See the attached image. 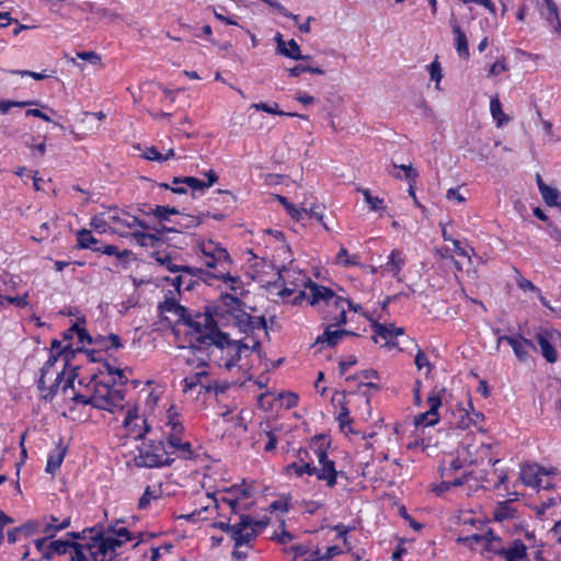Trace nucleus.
<instances>
[{
  "instance_id": "32",
  "label": "nucleus",
  "mask_w": 561,
  "mask_h": 561,
  "mask_svg": "<svg viewBox=\"0 0 561 561\" xmlns=\"http://www.w3.org/2000/svg\"><path fill=\"white\" fill-rule=\"evenodd\" d=\"M404 265L405 256L401 251L394 249L390 252L386 264L381 265L380 268L397 277Z\"/></svg>"
},
{
  "instance_id": "59",
  "label": "nucleus",
  "mask_w": 561,
  "mask_h": 561,
  "mask_svg": "<svg viewBox=\"0 0 561 561\" xmlns=\"http://www.w3.org/2000/svg\"><path fill=\"white\" fill-rule=\"evenodd\" d=\"M340 427L344 430L346 426H350L353 423V419L351 417V413L345 403L341 405V410L336 417Z\"/></svg>"
},
{
  "instance_id": "10",
  "label": "nucleus",
  "mask_w": 561,
  "mask_h": 561,
  "mask_svg": "<svg viewBox=\"0 0 561 561\" xmlns=\"http://www.w3.org/2000/svg\"><path fill=\"white\" fill-rule=\"evenodd\" d=\"M104 214L110 229L119 236H124L127 232V229H134L136 227L140 229H149V225L146 221L129 214L128 211L112 208L104 211Z\"/></svg>"
},
{
  "instance_id": "33",
  "label": "nucleus",
  "mask_w": 561,
  "mask_h": 561,
  "mask_svg": "<svg viewBox=\"0 0 561 561\" xmlns=\"http://www.w3.org/2000/svg\"><path fill=\"white\" fill-rule=\"evenodd\" d=\"M502 557L506 561H523L527 557V547L520 539H516L510 547L504 549Z\"/></svg>"
},
{
  "instance_id": "57",
  "label": "nucleus",
  "mask_w": 561,
  "mask_h": 561,
  "mask_svg": "<svg viewBox=\"0 0 561 561\" xmlns=\"http://www.w3.org/2000/svg\"><path fill=\"white\" fill-rule=\"evenodd\" d=\"M262 1L265 2L266 4H268L270 7L275 8L279 12V14H282L283 16L293 19L296 23L299 21V15L293 14L291 12H289L277 0H262Z\"/></svg>"
},
{
  "instance_id": "16",
  "label": "nucleus",
  "mask_w": 561,
  "mask_h": 561,
  "mask_svg": "<svg viewBox=\"0 0 561 561\" xmlns=\"http://www.w3.org/2000/svg\"><path fill=\"white\" fill-rule=\"evenodd\" d=\"M560 334L556 330H541L536 333V341L540 347L543 358L553 364L558 360V353L554 347V342L559 339Z\"/></svg>"
},
{
  "instance_id": "53",
  "label": "nucleus",
  "mask_w": 561,
  "mask_h": 561,
  "mask_svg": "<svg viewBox=\"0 0 561 561\" xmlns=\"http://www.w3.org/2000/svg\"><path fill=\"white\" fill-rule=\"evenodd\" d=\"M357 259L358 257L356 255L353 257H350L347 250L343 247L339 250L337 255H336V262L342 264L345 267L358 265L359 262Z\"/></svg>"
},
{
  "instance_id": "36",
  "label": "nucleus",
  "mask_w": 561,
  "mask_h": 561,
  "mask_svg": "<svg viewBox=\"0 0 561 561\" xmlns=\"http://www.w3.org/2000/svg\"><path fill=\"white\" fill-rule=\"evenodd\" d=\"M486 538H488V529L481 534H473V535L466 536V537H459L457 539V541L460 543H463L465 546L469 547L470 549L480 548L481 551H483Z\"/></svg>"
},
{
  "instance_id": "25",
  "label": "nucleus",
  "mask_w": 561,
  "mask_h": 561,
  "mask_svg": "<svg viewBox=\"0 0 561 561\" xmlns=\"http://www.w3.org/2000/svg\"><path fill=\"white\" fill-rule=\"evenodd\" d=\"M207 178V181H203L194 176L174 178L172 183L186 184L190 188H192V191H204L209 188L218 181V176L213 170L208 171Z\"/></svg>"
},
{
  "instance_id": "28",
  "label": "nucleus",
  "mask_w": 561,
  "mask_h": 561,
  "mask_svg": "<svg viewBox=\"0 0 561 561\" xmlns=\"http://www.w3.org/2000/svg\"><path fill=\"white\" fill-rule=\"evenodd\" d=\"M277 42V53L291 58L294 60H306L309 59L310 56H304L300 53V47L295 39H290L289 42H285L282 38L280 34H277L275 37Z\"/></svg>"
},
{
  "instance_id": "31",
  "label": "nucleus",
  "mask_w": 561,
  "mask_h": 561,
  "mask_svg": "<svg viewBox=\"0 0 561 561\" xmlns=\"http://www.w3.org/2000/svg\"><path fill=\"white\" fill-rule=\"evenodd\" d=\"M449 24L453 28V33L455 34L456 39V50L460 57L468 58L469 57V46L466 34L461 31L460 25L456 18H451Z\"/></svg>"
},
{
  "instance_id": "37",
  "label": "nucleus",
  "mask_w": 561,
  "mask_h": 561,
  "mask_svg": "<svg viewBox=\"0 0 561 561\" xmlns=\"http://www.w3.org/2000/svg\"><path fill=\"white\" fill-rule=\"evenodd\" d=\"M165 426L169 428L167 434H174L175 436H183L185 433V427L180 420V416L176 412H173L172 409L168 411V422Z\"/></svg>"
},
{
  "instance_id": "64",
  "label": "nucleus",
  "mask_w": 561,
  "mask_h": 561,
  "mask_svg": "<svg viewBox=\"0 0 561 561\" xmlns=\"http://www.w3.org/2000/svg\"><path fill=\"white\" fill-rule=\"evenodd\" d=\"M221 299H222V302L228 307L229 310L239 311V312L241 311L240 310L241 300L239 298H237L236 296L226 294L225 296L221 297Z\"/></svg>"
},
{
  "instance_id": "42",
  "label": "nucleus",
  "mask_w": 561,
  "mask_h": 561,
  "mask_svg": "<svg viewBox=\"0 0 561 561\" xmlns=\"http://www.w3.org/2000/svg\"><path fill=\"white\" fill-rule=\"evenodd\" d=\"M363 194L364 201L368 204L369 209L373 211H382L386 209L382 198L374 196L369 188H357Z\"/></svg>"
},
{
  "instance_id": "18",
  "label": "nucleus",
  "mask_w": 561,
  "mask_h": 561,
  "mask_svg": "<svg viewBox=\"0 0 561 561\" xmlns=\"http://www.w3.org/2000/svg\"><path fill=\"white\" fill-rule=\"evenodd\" d=\"M54 554H70V561H85L84 546L70 540H53L48 542Z\"/></svg>"
},
{
  "instance_id": "34",
  "label": "nucleus",
  "mask_w": 561,
  "mask_h": 561,
  "mask_svg": "<svg viewBox=\"0 0 561 561\" xmlns=\"http://www.w3.org/2000/svg\"><path fill=\"white\" fill-rule=\"evenodd\" d=\"M251 107L255 108L256 111H262V112H265L268 114H275V115H279V116L299 117L302 119H308L307 115L291 113V112H284V111L278 110L277 103L268 104V103L260 102V103H253L251 105Z\"/></svg>"
},
{
  "instance_id": "54",
  "label": "nucleus",
  "mask_w": 561,
  "mask_h": 561,
  "mask_svg": "<svg viewBox=\"0 0 561 561\" xmlns=\"http://www.w3.org/2000/svg\"><path fill=\"white\" fill-rule=\"evenodd\" d=\"M33 104H37L36 101H10V100H1L0 101V112L5 114L11 107H26Z\"/></svg>"
},
{
  "instance_id": "58",
  "label": "nucleus",
  "mask_w": 561,
  "mask_h": 561,
  "mask_svg": "<svg viewBox=\"0 0 561 561\" xmlns=\"http://www.w3.org/2000/svg\"><path fill=\"white\" fill-rule=\"evenodd\" d=\"M278 399L282 400L286 409H293L297 407L299 401L298 394L295 392H280L278 393Z\"/></svg>"
},
{
  "instance_id": "39",
  "label": "nucleus",
  "mask_w": 561,
  "mask_h": 561,
  "mask_svg": "<svg viewBox=\"0 0 561 561\" xmlns=\"http://www.w3.org/2000/svg\"><path fill=\"white\" fill-rule=\"evenodd\" d=\"M505 548L502 546V539L491 528H488L484 550L502 557Z\"/></svg>"
},
{
  "instance_id": "6",
  "label": "nucleus",
  "mask_w": 561,
  "mask_h": 561,
  "mask_svg": "<svg viewBox=\"0 0 561 561\" xmlns=\"http://www.w3.org/2000/svg\"><path fill=\"white\" fill-rule=\"evenodd\" d=\"M459 445L460 455H465V461L469 465L482 463L485 460L489 465L499 462V459L491 457V445L478 440L473 434H466Z\"/></svg>"
},
{
  "instance_id": "41",
  "label": "nucleus",
  "mask_w": 561,
  "mask_h": 561,
  "mask_svg": "<svg viewBox=\"0 0 561 561\" xmlns=\"http://www.w3.org/2000/svg\"><path fill=\"white\" fill-rule=\"evenodd\" d=\"M174 156V150L172 148L168 149L165 153L160 152L156 147H147L142 157L147 160L164 162Z\"/></svg>"
},
{
  "instance_id": "38",
  "label": "nucleus",
  "mask_w": 561,
  "mask_h": 561,
  "mask_svg": "<svg viewBox=\"0 0 561 561\" xmlns=\"http://www.w3.org/2000/svg\"><path fill=\"white\" fill-rule=\"evenodd\" d=\"M465 455H460V445L457 448V456L453 458L447 467L442 468V476L449 477L454 472L462 469L465 466H470L469 462L465 461Z\"/></svg>"
},
{
  "instance_id": "27",
  "label": "nucleus",
  "mask_w": 561,
  "mask_h": 561,
  "mask_svg": "<svg viewBox=\"0 0 561 561\" xmlns=\"http://www.w3.org/2000/svg\"><path fill=\"white\" fill-rule=\"evenodd\" d=\"M67 454V446L64 445L60 438L54 449H51L47 457L46 472L55 474L59 469Z\"/></svg>"
},
{
  "instance_id": "52",
  "label": "nucleus",
  "mask_w": 561,
  "mask_h": 561,
  "mask_svg": "<svg viewBox=\"0 0 561 561\" xmlns=\"http://www.w3.org/2000/svg\"><path fill=\"white\" fill-rule=\"evenodd\" d=\"M70 331H76L80 344H94V336H91L89 332L80 325L79 322L73 323L70 327Z\"/></svg>"
},
{
  "instance_id": "49",
  "label": "nucleus",
  "mask_w": 561,
  "mask_h": 561,
  "mask_svg": "<svg viewBox=\"0 0 561 561\" xmlns=\"http://www.w3.org/2000/svg\"><path fill=\"white\" fill-rule=\"evenodd\" d=\"M90 226L99 233H105L110 230L104 211L94 215L90 220Z\"/></svg>"
},
{
  "instance_id": "56",
  "label": "nucleus",
  "mask_w": 561,
  "mask_h": 561,
  "mask_svg": "<svg viewBox=\"0 0 561 561\" xmlns=\"http://www.w3.org/2000/svg\"><path fill=\"white\" fill-rule=\"evenodd\" d=\"M229 388L228 382H220L218 380H213L206 383L205 386V393H215L216 396L219 393L226 392V390Z\"/></svg>"
},
{
  "instance_id": "40",
  "label": "nucleus",
  "mask_w": 561,
  "mask_h": 561,
  "mask_svg": "<svg viewBox=\"0 0 561 561\" xmlns=\"http://www.w3.org/2000/svg\"><path fill=\"white\" fill-rule=\"evenodd\" d=\"M540 194L546 205L558 207L561 211V194L557 188L547 185Z\"/></svg>"
},
{
  "instance_id": "60",
  "label": "nucleus",
  "mask_w": 561,
  "mask_h": 561,
  "mask_svg": "<svg viewBox=\"0 0 561 561\" xmlns=\"http://www.w3.org/2000/svg\"><path fill=\"white\" fill-rule=\"evenodd\" d=\"M414 364L419 370L426 368V374H428L432 369V365L427 355L421 350L417 351L414 357Z\"/></svg>"
},
{
  "instance_id": "9",
  "label": "nucleus",
  "mask_w": 561,
  "mask_h": 561,
  "mask_svg": "<svg viewBox=\"0 0 561 561\" xmlns=\"http://www.w3.org/2000/svg\"><path fill=\"white\" fill-rule=\"evenodd\" d=\"M251 523L252 518L249 515L240 514L239 519L233 523L232 516H230L228 522H218L215 523V526L221 531L230 534L231 538L236 542V547L240 548L255 538V533L253 530L248 531Z\"/></svg>"
},
{
  "instance_id": "30",
  "label": "nucleus",
  "mask_w": 561,
  "mask_h": 561,
  "mask_svg": "<svg viewBox=\"0 0 561 561\" xmlns=\"http://www.w3.org/2000/svg\"><path fill=\"white\" fill-rule=\"evenodd\" d=\"M373 329L375 332L374 341L377 343L378 337H381L385 344H388L396 336L402 335L404 332L402 328H396L393 324L374 323Z\"/></svg>"
},
{
  "instance_id": "23",
  "label": "nucleus",
  "mask_w": 561,
  "mask_h": 561,
  "mask_svg": "<svg viewBox=\"0 0 561 561\" xmlns=\"http://www.w3.org/2000/svg\"><path fill=\"white\" fill-rule=\"evenodd\" d=\"M227 492L231 493L232 497H222L221 502L229 506L232 515H239V511L245 508V506H242L241 501L251 496L250 489L232 485Z\"/></svg>"
},
{
  "instance_id": "50",
  "label": "nucleus",
  "mask_w": 561,
  "mask_h": 561,
  "mask_svg": "<svg viewBox=\"0 0 561 561\" xmlns=\"http://www.w3.org/2000/svg\"><path fill=\"white\" fill-rule=\"evenodd\" d=\"M160 497V492L152 490L151 486H147L144 494L139 499L138 508L147 510L152 500H158Z\"/></svg>"
},
{
  "instance_id": "11",
  "label": "nucleus",
  "mask_w": 561,
  "mask_h": 561,
  "mask_svg": "<svg viewBox=\"0 0 561 561\" xmlns=\"http://www.w3.org/2000/svg\"><path fill=\"white\" fill-rule=\"evenodd\" d=\"M279 278L283 280L284 287L277 295L282 298H287L293 294H297L293 299L294 305L299 304L306 298V291L301 287H307L309 277L291 270H283L279 272Z\"/></svg>"
},
{
  "instance_id": "14",
  "label": "nucleus",
  "mask_w": 561,
  "mask_h": 561,
  "mask_svg": "<svg viewBox=\"0 0 561 561\" xmlns=\"http://www.w3.org/2000/svg\"><path fill=\"white\" fill-rule=\"evenodd\" d=\"M210 273L199 267H191L183 265L179 275L171 278L172 286L180 293L183 290H192L199 282H208ZM169 280V278H167Z\"/></svg>"
},
{
  "instance_id": "35",
  "label": "nucleus",
  "mask_w": 561,
  "mask_h": 561,
  "mask_svg": "<svg viewBox=\"0 0 561 561\" xmlns=\"http://www.w3.org/2000/svg\"><path fill=\"white\" fill-rule=\"evenodd\" d=\"M94 344L105 351L118 350L123 347L121 337L117 334L111 333L106 336L98 334L94 336Z\"/></svg>"
},
{
  "instance_id": "24",
  "label": "nucleus",
  "mask_w": 561,
  "mask_h": 561,
  "mask_svg": "<svg viewBox=\"0 0 561 561\" xmlns=\"http://www.w3.org/2000/svg\"><path fill=\"white\" fill-rule=\"evenodd\" d=\"M537 0V7L540 13V16L545 19L548 24L557 32L561 30V21L559 18L558 7L553 0Z\"/></svg>"
},
{
  "instance_id": "1",
  "label": "nucleus",
  "mask_w": 561,
  "mask_h": 561,
  "mask_svg": "<svg viewBox=\"0 0 561 561\" xmlns=\"http://www.w3.org/2000/svg\"><path fill=\"white\" fill-rule=\"evenodd\" d=\"M205 331H199V336L196 342L201 347L207 350L209 360L214 362L219 367L230 369L237 365L241 359L242 353L257 352L260 354L261 343L257 340L253 341V345L249 346L239 341H232L228 334L221 332L215 324L213 319L208 316L204 318Z\"/></svg>"
},
{
  "instance_id": "46",
  "label": "nucleus",
  "mask_w": 561,
  "mask_h": 561,
  "mask_svg": "<svg viewBox=\"0 0 561 561\" xmlns=\"http://www.w3.org/2000/svg\"><path fill=\"white\" fill-rule=\"evenodd\" d=\"M455 420L450 421V424L465 430L470 426L472 423V417L465 409H458L456 413H454Z\"/></svg>"
},
{
  "instance_id": "8",
  "label": "nucleus",
  "mask_w": 561,
  "mask_h": 561,
  "mask_svg": "<svg viewBox=\"0 0 561 561\" xmlns=\"http://www.w3.org/2000/svg\"><path fill=\"white\" fill-rule=\"evenodd\" d=\"M307 286L310 289L309 295L306 297L311 306L323 301L327 306H334L340 310V314L336 318L335 324H344L346 323V311L344 309V298L335 295V293L322 285H318L313 283L310 278L308 279Z\"/></svg>"
},
{
  "instance_id": "4",
  "label": "nucleus",
  "mask_w": 561,
  "mask_h": 561,
  "mask_svg": "<svg viewBox=\"0 0 561 561\" xmlns=\"http://www.w3.org/2000/svg\"><path fill=\"white\" fill-rule=\"evenodd\" d=\"M137 449L138 454L134 457V462L139 468L168 467L174 461V458L168 455L162 440L142 442Z\"/></svg>"
},
{
  "instance_id": "47",
  "label": "nucleus",
  "mask_w": 561,
  "mask_h": 561,
  "mask_svg": "<svg viewBox=\"0 0 561 561\" xmlns=\"http://www.w3.org/2000/svg\"><path fill=\"white\" fill-rule=\"evenodd\" d=\"M286 472H294L298 478L302 477L304 474L313 476V466H309L307 463L302 465L294 461L286 466Z\"/></svg>"
},
{
  "instance_id": "43",
  "label": "nucleus",
  "mask_w": 561,
  "mask_h": 561,
  "mask_svg": "<svg viewBox=\"0 0 561 561\" xmlns=\"http://www.w3.org/2000/svg\"><path fill=\"white\" fill-rule=\"evenodd\" d=\"M490 112L494 121H496V125L499 127L503 126L505 123L508 122V118L506 115H504L502 111V104L497 96H494L490 101Z\"/></svg>"
},
{
  "instance_id": "15",
  "label": "nucleus",
  "mask_w": 561,
  "mask_h": 561,
  "mask_svg": "<svg viewBox=\"0 0 561 561\" xmlns=\"http://www.w3.org/2000/svg\"><path fill=\"white\" fill-rule=\"evenodd\" d=\"M445 389H433L426 399L428 410L414 416L415 426H433L439 422L438 409L442 407V394Z\"/></svg>"
},
{
  "instance_id": "13",
  "label": "nucleus",
  "mask_w": 561,
  "mask_h": 561,
  "mask_svg": "<svg viewBox=\"0 0 561 561\" xmlns=\"http://www.w3.org/2000/svg\"><path fill=\"white\" fill-rule=\"evenodd\" d=\"M158 308L165 321L174 323L182 322L192 328H195L198 332L201 331V324L191 319L188 310L180 305L174 297L165 298L162 302L159 304Z\"/></svg>"
},
{
  "instance_id": "29",
  "label": "nucleus",
  "mask_w": 561,
  "mask_h": 561,
  "mask_svg": "<svg viewBox=\"0 0 561 561\" xmlns=\"http://www.w3.org/2000/svg\"><path fill=\"white\" fill-rule=\"evenodd\" d=\"M545 471L538 465H526L520 469V479L525 485L537 488Z\"/></svg>"
},
{
  "instance_id": "2",
  "label": "nucleus",
  "mask_w": 561,
  "mask_h": 561,
  "mask_svg": "<svg viewBox=\"0 0 561 561\" xmlns=\"http://www.w3.org/2000/svg\"><path fill=\"white\" fill-rule=\"evenodd\" d=\"M77 373L73 370L67 377L61 392L69 397L73 402L84 405H92L99 410H105L114 413L116 409H123L125 392L122 389H115L107 380H99L96 374L90 376V381L84 385L85 392L76 391L75 380ZM79 386H83V380H79Z\"/></svg>"
},
{
  "instance_id": "51",
  "label": "nucleus",
  "mask_w": 561,
  "mask_h": 561,
  "mask_svg": "<svg viewBox=\"0 0 561 561\" xmlns=\"http://www.w3.org/2000/svg\"><path fill=\"white\" fill-rule=\"evenodd\" d=\"M152 215L160 221L168 220L170 215H178L179 210L175 207L170 206H156L150 208Z\"/></svg>"
},
{
  "instance_id": "3",
  "label": "nucleus",
  "mask_w": 561,
  "mask_h": 561,
  "mask_svg": "<svg viewBox=\"0 0 561 561\" xmlns=\"http://www.w3.org/2000/svg\"><path fill=\"white\" fill-rule=\"evenodd\" d=\"M197 248L201 253V259L204 261V264L211 268L210 273L211 278L222 279L226 283H231L230 288L236 290L233 284L239 283L238 276H232L230 274V256L227 250L221 247L219 243L214 240H199L197 243Z\"/></svg>"
},
{
  "instance_id": "48",
  "label": "nucleus",
  "mask_w": 561,
  "mask_h": 561,
  "mask_svg": "<svg viewBox=\"0 0 561 561\" xmlns=\"http://www.w3.org/2000/svg\"><path fill=\"white\" fill-rule=\"evenodd\" d=\"M280 203L285 206L287 213L296 220H305L304 214H307V208H298L294 204H290L285 197L278 196Z\"/></svg>"
},
{
  "instance_id": "20",
  "label": "nucleus",
  "mask_w": 561,
  "mask_h": 561,
  "mask_svg": "<svg viewBox=\"0 0 561 561\" xmlns=\"http://www.w3.org/2000/svg\"><path fill=\"white\" fill-rule=\"evenodd\" d=\"M505 341L514 351L515 356L520 362H526L529 357L528 348L535 350V345L530 340L525 339L520 334L515 336H500L499 342Z\"/></svg>"
},
{
  "instance_id": "19",
  "label": "nucleus",
  "mask_w": 561,
  "mask_h": 561,
  "mask_svg": "<svg viewBox=\"0 0 561 561\" xmlns=\"http://www.w3.org/2000/svg\"><path fill=\"white\" fill-rule=\"evenodd\" d=\"M164 445L170 457H176L185 460L194 457L192 444L188 440H184L182 436L167 434V443Z\"/></svg>"
},
{
  "instance_id": "7",
  "label": "nucleus",
  "mask_w": 561,
  "mask_h": 561,
  "mask_svg": "<svg viewBox=\"0 0 561 561\" xmlns=\"http://www.w3.org/2000/svg\"><path fill=\"white\" fill-rule=\"evenodd\" d=\"M312 451L318 461V466H313V476H316L319 481H323L325 485L331 489L336 485L339 477L347 479L344 471L336 470L335 462L329 458L325 448L317 447L312 448Z\"/></svg>"
},
{
  "instance_id": "26",
  "label": "nucleus",
  "mask_w": 561,
  "mask_h": 561,
  "mask_svg": "<svg viewBox=\"0 0 561 561\" xmlns=\"http://www.w3.org/2000/svg\"><path fill=\"white\" fill-rule=\"evenodd\" d=\"M331 327L332 325H329L325 331L320 334L317 339H316V342H314V346H320V347H323V346H329V347H332V346H335L339 344V342L342 340L343 336L345 335H355V333L351 332V331H347V330H331Z\"/></svg>"
},
{
  "instance_id": "62",
  "label": "nucleus",
  "mask_w": 561,
  "mask_h": 561,
  "mask_svg": "<svg viewBox=\"0 0 561 561\" xmlns=\"http://www.w3.org/2000/svg\"><path fill=\"white\" fill-rule=\"evenodd\" d=\"M27 297L28 295L25 293L22 296H4L3 299L18 308H25L28 306Z\"/></svg>"
},
{
  "instance_id": "63",
  "label": "nucleus",
  "mask_w": 561,
  "mask_h": 561,
  "mask_svg": "<svg viewBox=\"0 0 561 561\" xmlns=\"http://www.w3.org/2000/svg\"><path fill=\"white\" fill-rule=\"evenodd\" d=\"M427 68L431 79L438 84L443 78L440 64L437 60H434L427 66Z\"/></svg>"
},
{
  "instance_id": "45",
  "label": "nucleus",
  "mask_w": 561,
  "mask_h": 561,
  "mask_svg": "<svg viewBox=\"0 0 561 561\" xmlns=\"http://www.w3.org/2000/svg\"><path fill=\"white\" fill-rule=\"evenodd\" d=\"M515 511L511 507L510 502H501L494 510V519L503 522L514 517Z\"/></svg>"
},
{
  "instance_id": "21",
  "label": "nucleus",
  "mask_w": 561,
  "mask_h": 561,
  "mask_svg": "<svg viewBox=\"0 0 561 561\" xmlns=\"http://www.w3.org/2000/svg\"><path fill=\"white\" fill-rule=\"evenodd\" d=\"M207 364L203 360L199 365H197V368H202L201 370L186 376L182 380V391L184 393H188L192 391L197 390V393H202V391L205 392V386L207 382H204L203 379L208 376V371L204 368Z\"/></svg>"
},
{
  "instance_id": "17",
  "label": "nucleus",
  "mask_w": 561,
  "mask_h": 561,
  "mask_svg": "<svg viewBox=\"0 0 561 561\" xmlns=\"http://www.w3.org/2000/svg\"><path fill=\"white\" fill-rule=\"evenodd\" d=\"M123 424L126 435L133 439H141L149 431L147 421L139 415L137 408L127 411Z\"/></svg>"
},
{
  "instance_id": "44",
  "label": "nucleus",
  "mask_w": 561,
  "mask_h": 561,
  "mask_svg": "<svg viewBox=\"0 0 561 561\" xmlns=\"http://www.w3.org/2000/svg\"><path fill=\"white\" fill-rule=\"evenodd\" d=\"M77 241H78L77 247L79 249H91L92 251L95 248L93 245L98 243V240L93 237L92 232L88 229H80L77 232Z\"/></svg>"
},
{
  "instance_id": "22",
  "label": "nucleus",
  "mask_w": 561,
  "mask_h": 561,
  "mask_svg": "<svg viewBox=\"0 0 561 561\" xmlns=\"http://www.w3.org/2000/svg\"><path fill=\"white\" fill-rule=\"evenodd\" d=\"M148 230H154L156 232L151 233L140 230H135L134 232H131L134 239L141 247H153L157 241L162 240L164 232L178 231L174 228H168L165 226H161L160 228L149 226Z\"/></svg>"
},
{
  "instance_id": "5",
  "label": "nucleus",
  "mask_w": 561,
  "mask_h": 561,
  "mask_svg": "<svg viewBox=\"0 0 561 561\" xmlns=\"http://www.w3.org/2000/svg\"><path fill=\"white\" fill-rule=\"evenodd\" d=\"M72 353H73V350H72L71 345L67 344L64 346L62 351L59 352L58 354L50 353L48 359L45 362V364L41 368V376L38 379V388L41 391H47L44 394L45 399H48V398L51 399L57 393V390L59 389V387L61 388L65 385V381L67 379H64V371L53 374V375H55V379H54V382L49 387H46V380H47L48 375L51 373V369L54 368L55 364L57 363L58 358L60 356H64L67 362L69 356L72 355Z\"/></svg>"
},
{
  "instance_id": "61",
  "label": "nucleus",
  "mask_w": 561,
  "mask_h": 561,
  "mask_svg": "<svg viewBox=\"0 0 561 561\" xmlns=\"http://www.w3.org/2000/svg\"><path fill=\"white\" fill-rule=\"evenodd\" d=\"M304 217L305 219L314 218L320 221L327 230H329L328 226L323 222L324 214L319 206L310 207L309 209L307 208V214H304Z\"/></svg>"
},
{
  "instance_id": "55",
  "label": "nucleus",
  "mask_w": 561,
  "mask_h": 561,
  "mask_svg": "<svg viewBox=\"0 0 561 561\" xmlns=\"http://www.w3.org/2000/svg\"><path fill=\"white\" fill-rule=\"evenodd\" d=\"M250 314L243 311H240L238 314L234 316V325L239 328L241 332H244L247 334L250 333V323L249 320Z\"/></svg>"
},
{
  "instance_id": "12",
  "label": "nucleus",
  "mask_w": 561,
  "mask_h": 561,
  "mask_svg": "<svg viewBox=\"0 0 561 561\" xmlns=\"http://www.w3.org/2000/svg\"><path fill=\"white\" fill-rule=\"evenodd\" d=\"M66 536L76 540H87L82 545L84 546V552L87 551L90 557H113V552L107 542H105L104 537L100 533H94L92 528L84 529L81 533L70 531L67 533Z\"/></svg>"
}]
</instances>
